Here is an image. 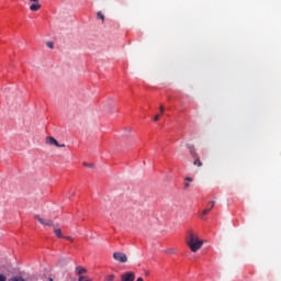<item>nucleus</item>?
Instances as JSON below:
<instances>
[{"label": "nucleus", "mask_w": 281, "mask_h": 281, "mask_svg": "<svg viewBox=\"0 0 281 281\" xmlns=\"http://www.w3.org/2000/svg\"><path fill=\"white\" fill-rule=\"evenodd\" d=\"M187 245L193 254H196V251L203 247V240L199 238V235L194 234V232H189Z\"/></svg>", "instance_id": "nucleus-1"}, {"label": "nucleus", "mask_w": 281, "mask_h": 281, "mask_svg": "<svg viewBox=\"0 0 281 281\" xmlns=\"http://www.w3.org/2000/svg\"><path fill=\"white\" fill-rule=\"evenodd\" d=\"M113 259L116 261V262H121L122 265L128 262V256H126L125 252H122V251H115L113 252Z\"/></svg>", "instance_id": "nucleus-2"}, {"label": "nucleus", "mask_w": 281, "mask_h": 281, "mask_svg": "<svg viewBox=\"0 0 281 281\" xmlns=\"http://www.w3.org/2000/svg\"><path fill=\"white\" fill-rule=\"evenodd\" d=\"M34 218L41 223V225H44L45 227H54V221L52 220H45L41 217V215H35Z\"/></svg>", "instance_id": "nucleus-3"}, {"label": "nucleus", "mask_w": 281, "mask_h": 281, "mask_svg": "<svg viewBox=\"0 0 281 281\" xmlns=\"http://www.w3.org/2000/svg\"><path fill=\"white\" fill-rule=\"evenodd\" d=\"M121 281H135V272H125L121 277Z\"/></svg>", "instance_id": "nucleus-4"}, {"label": "nucleus", "mask_w": 281, "mask_h": 281, "mask_svg": "<svg viewBox=\"0 0 281 281\" xmlns=\"http://www.w3.org/2000/svg\"><path fill=\"white\" fill-rule=\"evenodd\" d=\"M88 272L89 271L87 270V268H82L81 266H77L75 268V273H76V276H79V278H80V276H85Z\"/></svg>", "instance_id": "nucleus-5"}, {"label": "nucleus", "mask_w": 281, "mask_h": 281, "mask_svg": "<svg viewBox=\"0 0 281 281\" xmlns=\"http://www.w3.org/2000/svg\"><path fill=\"white\" fill-rule=\"evenodd\" d=\"M46 144H48L49 146H58V140H56V138L52 136H47Z\"/></svg>", "instance_id": "nucleus-6"}, {"label": "nucleus", "mask_w": 281, "mask_h": 281, "mask_svg": "<svg viewBox=\"0 0 281 281\" xmlns=\"http://www.w3.org/2000/svg\"><path fill=\"white\" fill-rule=\"evenodd\" d=\"M30 10H31V12H38V10H41V3H38V2H33V3L30 5Z\"/></svg>", "instance_id": "nucleus-7"}, {"label": "nucleus", "mask_w": 281, "mask_h": 281, "mask_svg": "<svg viewBox=\"0 0 281 281\" xmlns=\"http://www.w3.org/2000/svg\"><path fill=\"white\" fill-rule=\"evenodd\" d=\"M54 234L57 238H65V235H63V231L60 228L54 227Z\"/></svg>", "instance_id": "nucleus-8"}, {"label": "nucleus", "mask_w": 281, "mask_h": 281, "mask_svg": "<svg viewBox=\"0 0 281 281\" xmlns=\"http://www.w3.org/2000/svg\"><path fill=\"white\" fill-rule=\"evenodd\" d=\"M8 281H25V279H23V277L21 276H16V277L10 278Z\"/></svg>", "instance_id": "nucleus-9"}, {"label": "nucleus", "mask_w": 281, "mask_h": 281, "mask_svg": "<svg viewBox=\"0 0 281 281\" xmlns=\"http://www.w3.org/2000/svg\"><path fill=\"white\" fill-rule=\"evenodd\" d=\"M97 19H100L102 21V23H104V13H102L101 11H99L97 13Z\"/></svg>", "instance_id": "nucleus-10"}, {"label": "nucleus", "mask_w": 281, "mask_h": 281, "mask_svg": "<svg viewBox=\"0 0 281 281\" xmlns=\"http://www.w3.org/2000/svg\"><path fill=\"white\" fill-rule=\"evenodd\" d=\"M78 281H92V280H91V278H89V277L80 276V277L78 278Z\"/></svg>", "instance_id": "nucleus-11"}, {"label": "nucleus", "mask_w": 281, "mask_h": 281, "mask_svg": "<svg viewBox=\"0 0 281 281\" xmlns=\"http://www.w3.org/2000/svg\"><path fill=\"white\" fill-rule=\"evenodd\" d=\"M105 281H114L115 280V276L114 274H109L105 277L104 279Z\"/></svg>", "instance_id": "nucleus-12"}, {"label": "nucleus", "mask_w": 281, "mask_h": 281, "mask_svg": "<svg viewBox=\"0 0 281 281\" xmlns=\"http://www.w3.org/2000/svg\"><path fill=\"white\" fill-rule=\"evenodd\" d=\"M83 166H85L86 168H95V165L89 164V162H83Z\"/></svg>", "instance_id": "nucleus-13"}, {"label": "nucleus", "mask_w": 281, "mask_h": 281, "mask_svg": "<svg viewBox=\"0 0 281 281\" xmlns=\"http://www.w3.org/2000/svg\"><path fill=\"white\" fill-rule=\"evenodd\" d=\"M194 166L201 167V166H203V164L201 162L200 159H195V160H194Z\"/></svg>", "instance_id": "nucleus-14"}, {"label": "nucleus", "mask_w": 281, "mask_h": 281, "mask_svg": "<svg viewBox=\"0 0 281 281\" xmlns=\"http://www.w3.org/2000/svg\"><path fill=\"white\" fill-rule=\"evenodd\" d=\"M46 45L49 49H54V43L53 42H47Z\"/></svg>", "instance_id": "nucleus-15"}, {"label": "nucleus", "mask_w": 281, "mask_h": 281, "mask_svg": "<svg viewBox=\"0 0 281 281\" xmlns=\"http://www.w3.org/2000/svg\"><path fill=\"white\" fill-rule=\"evenodd\" d=\"M166 254H170V255L175 254V248H169V249H167V250H166Z\"/></svg>", "instance_id": "nucleus-16"}, {"label": "nucleus", "mask_w": 281, "mask_h": 281, "mask_svg": "<svg viewBox=\"0 0 281 281\" xmlns=\"http://www.w3.org/2000/svg\"><path fill=\"white\" fill-rule=\"evenodd\" d=\"M184 181H187V183H192L193 179L191 177H187Z\"/></svg>", "instance_id": "nucleus-17"}, {"label": "nucleus", "mask_w": 281, "mask_h": 281, "mask_svg": "<svg viewBox=\"0 0 281 281\" xmlns=\"http://www.w3.org/2000/svg\"><path fill=\"white\" fill-rule=\"evenodd\" d=\"M64 238H66V240H69L70 243H74V237H71V236H64Z\"/></svg>", "instance_id": "nucleus-18"}, {"label": "nucleus", "mask_w": 281, "mask_h": 281, "mask_svg": "<svg viewBox=\"0 0 281 281\" xmlns=\"http://www.w3.org/2000/svg\"><path fill=\"white\" fill-rule=\"evenodd\" d=\"M205 214H210V209H205V210L202 212V216H205Z\"/></svg>", "instance_id": "nucleus-19"}, {"label": "nucleus", "mask_w": 281, "mask_h": 281, "mask_svg": "<svg viewBox=\"0 0 281 281\" xmlns=\"http://www.w3.org/2000/svg\"><path fill=\"white\" fill-rule=\"evenodd\" d=\"M7 280H8V278H5V276L0 273V281H7Z\"/></svg>", "instance_id": "nucleus-20"}, {"label": "nucleus", "mask_w": 281, "mask_h": 281, "mask_svg": "<svg viewBox=\"0 0 281 281\" xmlns=\"http://www.w3.org/2000/svg\"><path fill=\"white\" fill-rule=\"evenodd\" d=\"M154 122H159V114H156V115L154 116Z\"/></svg>", "instance_id": "nucleus-21"}, {"label": "nucleus", "mask_w": 281, "mask_h": 281, "mask_svg": "<svg viewBox=\"0 0 281 281\" xmlns=\"http://www.w3.org/2000/svg\"><path fill=\"white\" fill-rule=\"evenodd\" d=\"M188 188H190V182L184 183V190H188Z\"/></svg>", "instance_id": "nucleus-22"}, {"label": "nucleus", "mask_w": 281, "mask_h": 281, "mask_svg": "<svg viewBox=\"0 0 281 281\" xmlns=\"http://www.w3.org/2000/svg\"><path fill=\"white\" fill-rule=\"evenodd\" d=\"M210 205H211V207H206V210H212V207H214V201H212V202H210Z\"/></svg>", "instance_id": "nucleus-23"}, {"label": "nucleus", "mask_w": 281, "mask_h": 281, "mask_svg": "<svg viewBox=\"0 0 281 281\" xmlns=\"http://www.w3.org/2000/svg\"><path fill=\"white\" fill-rule=\"evenodd\" d=\"M57 148H65V144H58Z\"/></svg>", "instance_id": "nucleus-24"}, {"label": "nucleus", "mask_w": 281, "mask_h": 281, "mask_svg": "<svg viewBox=\"0 0 281 281\" xmlns=\"http://www.w3.org/2000/svg\"><path fill=\"white\" fill-rule=\"evenodd\" d=\"M159 110H160V113H164V105H160Z\"/></svg>", "instance_id": "nucleus-25"}, {"label": "nucleus", "mask_w": 281, "mask_h": 281, "mask_svg": "<svg viewBox=\"0 0 281 281\" xmlns=\"http://www.w3.org/2000/svg\"><path fill=\"white\" fill-rule=\"evenodd\" d=\"M32 3H38V0H30Z\"/></svg>", "instance_id": "nucleus-26"}, {"label": "nucleus", "mask_w": 281, "mask_h": 281, "mask_svg": "<svg viewBox=\"0 0 281 281\" xmlns=\"http://www.w3.org/2000/svg\"><path fill=\"white\" fill-rule=\"evenodd\" d=\"M190 150H194V146H189Z\"/></svg>", "instance_id": "nucleus-27"}, {"label": "nucleus", "mask_w": 281, "mask_h": 281, "mask_svg": "<svg viewBox=\"0 0 281 281\" xmlns=\"http://www.w3.org/2000/svg\"><path fill=\"white\" fill-rule=\"evenodd\" d=\"M136 281H144V279H142V278H138Z\"/></svg>", "instance_id": "nucleus-28"}]
</instances>
